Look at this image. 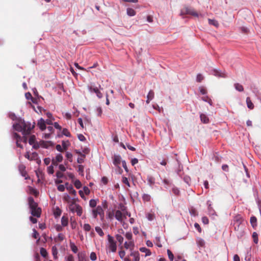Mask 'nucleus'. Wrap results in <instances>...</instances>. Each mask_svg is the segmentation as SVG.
Returning a JSON list of instances; mask_svg holds the SVG:
<instances>
[{"instance_id":"nucleus-61","label":"nucleus","mask_w":261,"mask_h":261,"mask_svg":"<svg viewBox=\"0 0 261 261\" xmlns=\"http://www.w3.org/2000/svg\"><path fill=\"white\" fill-rule=\"evenodd\" d=\"M194 227L199 232H201V228L199 224H198L197 223H195L194 224Z\"/></svg>"},{"instance_id":"nucleus-34","label":"nucleus","mask_w":261,"mask_h":261,"mask_svg":"<svg viewBox=\"0 0 261 261\" xmlns=\"http://www.w3.org/2000/svg\"><path fill=\"white\" fill-rule=\"evenodd\" d=\"M70 246L71 248V250L74 253H76L78 251L77 247L75 245V244L73 243H70Z\"/></svg>"},{"instance_id":"nucleus-54","label":"nucleus","mask_w":261,"mask_h":261,"mask_svg":"<svg viewBox=\"0 0 261 261\" xmlns=\"http://www.w3.org/2000/svg\"><path fill=\"white\" fill-rule=\"evenodd\" d=\"M122 181L123 184L126 185L129 187H130V184L127 177H123Z\"/></svg>"},{"instance_id":"nucleus-50","label":"nucleus","mask_w":261,"mask_h":261,"mask_svg":"<svg viewBox=\"0 0 261 261\" xmlns=\"http://www.w3.org/2000/svg\"><path fill=\"white\" fill-rule=\"evenodd\" d=\"M66 157L69 160L70 162H72V154L71 153L67 152L66 153Z\"/></svg>"},{"instance_id":"nucleus-32","label":"nucleus","mask_w":261,"mask_h":261,"mask_svg":"<svg viewBox=\"0 0 261 261\" xmlns=\"http://www.w3.org/2000/svg\"><path fill=\"white\" fill-rule=\"evenodd\" d=\"M88 89L91 92L97 93L99 90L98 88L96 87H93L92 86H88Z\"/></svg>"},{"instance_id":"nucleus-51","label":"nucleus","mask_w":261,"mask_h":261,"mask_svg":"<svg viewBox=\"0 0 261 261\" xmlns=\"http://www.w3.org/2000/svg\"><path fill=\"white\" fill-rule=\"evenodd\" d=\"M74 186L78 189L81 188L82 187V184L81 181L79 180H76L74 182Z\"/></svg>"},{"instance_id":"nucleus-1","label":"nucleus","mask_w":261,"mask_h":261,"mask_svg":"<svg viewBox=\"0 0 261 261\" xmlns=\"http://www.w3.org/2000/svg\"><path fill=\"white\" fill-rule=\"evenodd\" d=\"M35 123L32 124L30 122H25L24 120L20 119L17 122L13 124L14 129L18 132H21L24 136L29 135L31 133L32 129L35 127ZM24 143H27V137L23 136L22 140Z\"/></svg>"},{"instance_id":"nucleus-64","label":"nucleus","mask_w":261,"mask_h":261,"mask_svg":"<svg viewBox=\"0 0 261 261\" xmlns=\"http://www.w3.org/2000/svg\"><path fill=\"white\" fill-rule=\"evenodd\" d=\"M73 260H74V257L72 255H69L66 258V261H73Z\"/></svg>"},{"instance_id":"nucleus-63","label":"nucleus","mask_w":261,"mask_h":261,"mask_svg":"<svg viewBox=\"0 0 261 261\" xmlns=\"http://www.w3.org/2000/svg\"><path fill=\"white\" fill-rule=\"evenodd\" d=\"M59 168L61 172H64L66 171V168L64 165L61 164L59 166Z\"/></svg>"},{"instance_id":"nucleus-9","label":"nucleus","mask_w":261,"mask_h":261,"mask_svg":"<svg viewBox=\"0 0 261 261\" xmlns=\"http://www.w3.org/2000/svg\"><path fill=\"white\" fill-rule=\"evenodd\" d=\"M115 218L119 222H122L124 219H126L125 214H123L120 210H117L115 213Z\"/></svg>"},{"instance_id":"nucleus-53","label":"nucleus","mask_w":261,"mask_h":261,"mask_svg":"<svg viewBox=\"0 0 261 261\" xmlns=\"http://www.w3.org/2000/svg\"><path fill=\"white\" fill-rule=\"evenodd\" d=\"M203 79L204 77L201 74L199 73L197 75L196 81L197 82H201L203 80Z\"/></svg>"},{"instance_id":"nucleus-33","label":"nucleus","mask_w":261,"mask_h":261,"mask_svg":"<svg viewBox=\"0 0 261 261\" xmlns=\"http://www.w3.org/2000/svg\"><path fill=\"white\" fill-rule=\"evenodd\" d=\"M54 165H51L47 167V171L49 174H53L54 173Z\"/></svg>"},{"instance_id":"nucleus-15","label":"nucleus","mask_w":261,"mask_h":261,"mask_svg":"<svg viewBox=\"0 0 261 261\" xmlns=\"http://www.w3.org/2000/svg\"><path fill=\"white\" fill-rule=\"evenodd\" d=\"M41 209L39 207H37L34 210L31 211V214L35 217L39 218L41 216Z\"/></svg>"},{"instance_id":"nucleus-23","label":"nucleus","mask_w":261,"mask_h":261,"mask_svg":"<svg viewBox=\"0 0 261 261\" xmlns=\"http://www.w3.org/2000/svg\"><path fill=\"white\" fill-rule=\"evenodd\" d=\"M139 250L141 252L145 253V256H149L151 254L150 250L145 247H141Z\"/></svg>"},{"instance_id":"nucleus-38","label":"nucleus","mask_w":261,"mask_h":261,"mask_svg":"<svg viewBox=\"0 0 261 261\" xmlns=\"http://www.w3.org/2000/svg\"><path fill=\"white\" fill-rule=\"evenodd\" d=\"M256 218L255 217H251L250 218V223L252 226L254 227L256 226Z\"/></svg>"},{"instance_id":"nucleus-41","label":"nucleus","mask_w":261,"mask_h":261,"mask_svg":"<svg viewBox=\"0 0 261 261\" xmlns=\"http://www.w3.org/2000/svg\"><path fill=\"white\" fill-rule=\"evenodd\" d=\"M199 90L200 93L203 95H205L207 93L206 89L203 86L199 87Z\"/></svg>"},{"instance_id":"nucleus-57","label":"nucleus","mask_w":261,"mask_h":261,"mask_svg":"<svg viewBox=\"0 0 261 261\" xmlns=\"http://www.w3.org/2000/svg\"><path fill=\"white\" fill-rule=\"evenodd\" d=\"M39 237V233L36 231L35 229H33V237L35 239H37Z\"/></svg>"},{"instance_id":"nucleus-39","label":"nucleus","mask_w":261,"mask_h":261,"mask_svg":"<svg viewBox=\"0 0 261 261\" xmlns=\"http://www.w3.org/2000/svg\"><path fill=\"white\" fill-rule=\"evenodd\" d=\"M62 213L61 210L59 208H57L54 212V215L56 218L59 217Z\"/></svg>"},{"instance_id":"nucleus-47","label":"nucleus","mask_w":261,"mask_h":261,"mask_svg":"<svg viewBox=\"0 0 261 261\" xmlns=\"http://www.w3.org/2000/svg\"><path fill=\"white\" fill-rule=\"evenodd\" d=\"M190 213L191 215L194 216H196L198 215V213H197L196 210L194 208H192L190 210Z\"/></svg>"},{"instance_id":"nucleus-13","label":"nucleus","mask_w":261,"mask_h":261,"mask_svg":"<svg viewBox=\"0 0 261 261\" xmlns=\"http://www.w3.org/2000/svg\"><path fill=\"white\" fill-rule=\"evenodd\" d=\"M113 162L114 165L115 166L120 168L119 165L121 162V158L120 155L115 154L113 158Z\"/></svg>"},{"instance_id":"nucleus-5","label":"nucleus","mask_w":261,"mask_h":261,"mask_svg":"<svg viewBox=\"0 0 261 261\" xmlns=\"http://www.w3.org/2000/svg\"><path fill=\"white\" fill-rule=\"evenodd\" d=\"M210 74L218 77L225 78L227 77V74L224 71H222L216 69H213L210 71Z\"/></svg>"},{"instance_id":"nucleus-4","label":"nucleus","mask_w":261,"mask_h":261,"mask_svg":"<svg viewBox=\"0 0 261 261\" xmlns=\"http://www.w3.org/2000/svg\"><path fill=\"white\" fill-rule=\"evenodd\" d=\"M69 208L72 213H76L77 215L81 216L83 213V208L81 206L72 202L69 206Z\"/></svg>"},{"instance_id":"nucleus-14","label":"nucleus","mask_w":261,"mask_h":261,"mask_svg":"<svg viewBox=\"0 0 261 261\" xmlns=\"http://www.w3.org/2000/svg\"><path fill=\"white\" fill-rule=\"evenodd\" d=\"M37 126L41 130H44L46 128V124L44 120L42 118L40 119L37 122Z\"/></svg>"},{"instance_id":"nucleus-18","label":"nucleus","mask_w":261,"mask_h":261,"mask_svg":"<svg viewBox=\"0 0 261 261\" xmlns=\"http://www.w3.org/2000/svg\"><path fill=\"white\" fill-rule=\"evenodd\" d=\"M61 224L62 226H67L68 224V218L67 216L63 215L61 218Z\"/></svg>"},{"instance_id":"nucleus-55","label":"nucleus","mask_w":261,"mask_h":261,"mask_svg":"<svg viewBox=\"0 0 261 261\" xmlns=\"http://www.w3.org/2000/svg\"><path fill=\"white\" fill-rule=\"evenodd\" d=\"M90 258L93 261L95 260L97 258L96 253L94 252H91L90 255Z\"/></svg>"},{"instance_id":"nucleus-25","label":"nucleus","mask_w":261,"mask_h":261,"mask_svg":"<svg viewBox=\"0 0 261 261\" xmlns=\"http://www.w3.org/2000/svg\"><path fill=\"white\" fill-rule=\"evenodd\" d=\"M200 119L201 121L204 123H207L209 122L208 118L204 114H201L200 115Z\"/></svg>"},{"instance_id":"nucleus-36","label":"nucleus","mask_w":261,"mask_h":261,"mask_svg":"<svg viewBox=\"0 0 261 261\" xmlns=\"http://www.w3.org/2000/svg\"><path fill=\"white\" fill-rule=\"evenodd\" d=\"M252 238L253 239V242L255 244L258 243V234L256 232H254L252 233Z\"/></svg>"},{"instance_id":"nucleus-12","label":"nucleus","mask_w":261,"mask_h":261,"mask_svg":"<svg viewBox=\"0 0 261 261\" xmlns=\"http://www.w3.org/2000/svg\"><path fill=\"white\" fill-rule=\"evenodd\" d=\"M13 138L16 140V145L18 147H20L22 148V145L19 143L21 141L22 138L19 135H18L16 133H14L13 134Z\"/></svg>"},{"instance_id":"nucleus-11","label":"nucleus","mask_w":261,"mask_h":261,"mask_svg":"<svg viewBox=\"0 0 261 261\" xmlns=\"http://www.w3.org/2000/svg\"><path fill=\"white\" fill-rule=\"evenodd\" d=\"M29 206L31 211L35 210V208L38 207V204L36 202H35L33 197H30L28 199Z\"/></svg>"},{"instance_id":"nucleus-62","label":"nucleus","mask_w":261,"mask_h":261,"mask_svg":"<svg viewBox=\"0 0 261 261\" xmlns=\"http://www.w3.org/2000/svg\"><path fill=\"white\" fill-rule=\"evenodd\" d=\"M77 225V223L75 221H71V227L72 229H74L76 228Z\"/></svg>"},{"instance_id":"nucleus-22","label":"nucleus","mask_w":261,"mask_h":261,"mask_svg":"<svg viewBox=\"0 0 261 261\" xmlns=\"http://www.w3.org/2000/svg\"><path fill=\"white\" fill-rule=\"evenodd\" d=\"M154 97V92L152 90H150L149 93H148V95L147 96V100H146V103H149L150 101L152 100V99Z\"/></svg>"},{"instance_id":"nucleus-37","label":"nucleus","mask_w":261,"mask_h":261,"mask_svg":"<svg viewBox=\"0 0 261 261\" xmlns=\"http://www.w3.org/2000/svg\"><path fill=\"white\" fill-rule=\"evenodd\" d=\"M40 254L44 257H46L47 256V254H48V253L47 252V251L44 248H41V249H40Z\"/></svg>"},{"instance_id":"nucleus-6","label":"nucleus","mask_w":261,"mask_h":261,"mask_svg":"<svg viewBox=\"0 0 261 261\" xmlns=\"http://www.w3.org/2000/svg\"><path fill=\"white\" fill-rule=\"evenodd\" d=\"M108 240L109 243V248L112 252H115L117 249V246L113 238L110 234L108 235Z\"/></svg>"},{"instance_id":"nucleus-31","label":"nucleus","mask_w":261,"mask_h":261,"mask_svg":"<svg viewBox=\"0 0 261 261\" xmlns=\"http://www.w3.org/2000/svg\"><path fill=\"white\" fill-rule=\"evenodd\" d=\"M154 243L159 247H162V244L161 243L160 238V237H156L155 238V240H154Z\"/></svg>"},{"instance_id":"nucleus-3","label":"nucleus","mask_w":261,"mask_h":261,"mask_svg":"<svg viewBox=\"0 0 261 261\" xmlns=\"http://www.w3.org/2000/svg\"><path fill=\"white\" fill-rule=\"evenodd\" d=\"M92 215L94 218L96 219L97 216L99 215L101 220H103L105 217V212L101 206L98 205L96 207L92 209Z\"/></svg>"},{"instance_id":"nucleus-16","label":"nucleus","mask_w":261,"mask_h":261,"mask_svg":"<svg viewBox=\"0 0 261 261\" xmlns=\"http://www.w3.org/2000/svg\"><path fill=\"white\" fill-rule=\"evenodd\" d=\"M125 248L126 249H129L131 250L134 249V243L133 241H129L128 242H125L124 244Z\"/></svg>"},{"instance_id":"nucleus-21","label":"nucleus","mask_w":261,"mask_h":261,"mask_svg":"<svg viewBox=\"0 0 261 261\" xmlns=\"http://www.w3.org/2000/svg\"><path fill=\"white\" fill-rule=\"evenodd\" d=\"M99 202V200L97 199H91L89 201V206L93 208L96 207L97 202Z\"/></svg>"},{"instance_id":"nucleus-44","label":"nucleus","mask_w":261,"mask_h":261,"mask_svg":"<svg viewBox=\"0 0 261 261\" xmlns=\"http://www.w3.org/2000/svg\"><path fill=\"white\" fill-rule=\"evenodd\" d=\"M62 134L66 137H70L71 135L70 132L67 128H63L62 130Z\"/></svg>"},{"instance_id":"nucleus-45","label":"nucleus","mask_w":261,"mask_h":261,"mask_svg":"<svg viewBox=\"0 0 261 261\" xmlns=\"http://www.w3.org/2000/svg\"><path fill=\"white\" fill-rule=\"evenodd\" d=\"M125 237L129 241H133L132 240L133 235H132V232H126L125 234Z\"/></svg>"},{"instance_id":"nucleus-27","label":"nucleus","mask_w":261,"mask_h":261,"mask_svg":"<svg viewBox=\"0 0 261 261\" xmlns=\"http://www.w3.org/2000/svg\"><path fill=\"white\" fill-rule=\"evenodd\" d=\"M66 189L67 190L69 191V193L74 195L75 196L76 194V191L73 189L72 185L69 186L68 187H66Z\"/></svg>"},{"instance_id":"nucleus-19","label":"nucleus","mask_w":261,"mask_h":261,"mask_svg":"<svg viewBox=\"0 0 261 261\" xmlns=\"http://www.w3.org/2000/svg\"><path fill=\"white\" fill-rule=\"evenodd\" d=\"M246 103L248 109L252 110L254 108V105L252 102L251 100L249 97L246 98Z\"/></svg>"},{"instance_id":"nucleus-48","label":"nucleus","mask_w":261,"mask_h":261,"mask_svg":"<svg viewBox=\"0 0 261 261\" xmlns=\"http://www.w3.org/2000/svg\"><path fill=\"white\" fill-rule=\"evenodd\" d=\"M101 207L102 208L106 209L108 207V203L107 200H104L101 201Z\"/></svg>"},{"instance_id":"nucleus-52","label":"nucleus","mask_w":261,"mask_h":261,"mask_svg":"<svg viewBox=\"0 0 261 261\" xmlns=\"http://www.w3.org/2000/svg\"><path fill=\"white\" fill-rule=\"evenodd\" d=\"M143 200L145 201H149L150 200V195L144 194L142 196Z\"/></svg>"},{"instance_id":"nucleus-2","label":"nucleus","mask_w":261,"mask_h":261,"mask_svg":"<svg viewBox=\"0 0 261 261\" xmlns=\"http://www.w3.org/2000/svg\"><path fill=\"white\" fill-rule=\"evenodd\" d=\"M243 221V218L241 215L238 214L233 217L232 224L236 231L241 230Z\"/></svg>"},{"instance_id":"nucleus-29","label":"nucleus","mask_w":261,"mask_h":261,"mask_svg":"<svg viewBox=\"0 0 261 261\" xmlns=\"http://www.w3.org/2000/svg\"><path fill=\"white\" fill-rule=\"evenodd\" d=\"M95 231L98 233V234L100 237H103L104 236V232L102 229L99 226H96L95 228Z\"/></svg>"},{"instance_id":"nucleus-24","label":"nucleus","mask_w":261,"mask_h":261,"mask_svg":"<svg viewBox=\"0 0 261 261\" xmlns=\"http://www.w3.org/2000/svg\"><path fill=\"white\" fill-rule=\"evenodd\" d=\"M127 14L129 16H135L136 14V11L132 8H128L126 10Z\"/></svg>"},{"instance_id":"nucleus-56","label":"nucleus","mask_w":261,"mask_h":261,"mask_svg":"<svg viewBox=\"0 0 261 261\" xmlns=\"http://www.w3.org/2000/svg\"><path fill=\"white\" fill-rule=\"evenodd\" d=\"M56 175L58 178H62L64 177V174L59 171L56 172Z\"/></svg>"},{"instance_id":"nucleus-35","label":"nucleus","mask_w":261,"mask_h":261,"mask_svg":"<svg viewBox=\"0 0 261 261\" xmlns=\"http://www.w3.org/2000/svg\"><path fill=\"white\" fill-rule=\"evenodd\" d=\"M36 142V137L35 135H32L31 136L29 140V144L32 145L34 144V143Z\"/></svg>"},{"instance_id":"nucleus-42","label":"nucleus","mask_w":261,"mask_h":261,"mask_svg":"<svg viewBox=\"0 0 261 261\" xmlns=\"http://www.w3.org/2000/svg\"><path fill=\"white\" fill-rule=\"evenodd\" d=\"M167 254L168 255V257L170 261H173L174 259V255L172 252L169 249L167 250Z\"/></svg>"},{"instance_id":"nucleus-10","label":"nucleus","mask_w":261,"mask_h":261,"mask_svg":"<svg viewBox=\"0 0 261 261\" xmlns=\"http://www.w3.org/2000/svg\"><path fill=\"white\" fill-rule=\"evenodd\" d=\"M63 160V156L61 154H58L55 158H53L51 160V164L54 166H58V163H60Z\"/></svg>"},{"instance_id":"nucleus-26","label":"nucleus","mask_w":261,"mask_h":261,"mask_svg":"<svg viewBox=\"0 0 261 261\" xmlns=\"http://www.w3.org/2000/svg\"><path fill=\"white\" fill-rule=\"evenodd\" d=\"M234 87L236 90L239 92H243L244 91L243 86L239 83H236L234 84Z\"/></svg>"},{"instance_id":"nucleus-49","label":"nucleus","mask_w":261,"mask_h":261,"mask_svg":"<svg viewBox=\"0 0 261 261\" xmlns=\"http://www.w3.org/2000/svg\"><path fill=\"white\" fill-rule=\"evenodd\" d=\"M114 213L113 211H109L108 212L107 217L109 219L112 220L114 218Z\"/></svg>"},{"instance_id":"nucleus-59","label":"nucleus","mask_w":261,"mask_h":261,"mask_svg":"<svg viewBox=\"0 0 261 261\" xmlns=\"http://www.w3.org/2000/svg\"><path fill=\"white\" fill-rule=\"evenodd\" d=\"M57 239L60 241H62L64 239V236L62 233H59L57 238H56L55 240L56 241Z\"/></svg>"},{"instance_id":"nucleus-20","label":"nucleus","mask_w":261,"mask_h":261,"mask_svg":"<svg viewBox=\"0 0 261 261\" xmlns=\"http://www.w3.org/2000/svg\"><path fill=\"white\" fill-rule=\"evenodd\" d=\"M25 167L23 165H20L19 166V170L22 176L25 177L27 173L25 171Z\"/></svg>"},{"instance_id":"nucleus-46","label":"nucleus","mask_w":261,"mask_h":261,"mask_svg":"<svg viewBox=\"0 0 261 261\" xmlns=\"http://www.w3.org/2000/svg\"><path fill=\"white\" fill-rule=\"evenodd\" d=\"M147 180L150 186L153 185L155 182L154 178L152 177H148Z\"/></svg>"},{"instance_id":"nucleus-17","label":"nucleus","mask_w":261,"mask_h":261,"mask_svg":"<svg viewBox=\"0 0 261 261\" xmlns=\"http://www.w3.org/2000/svg\"><path fill=\"white\" fill-rule=\"evenodd\" d=\"M130 256L133 257L132 261H140V254L138 251L132 252L130 254Z\"/></svg>"},{"instance_id":"nucleus-8","label":"nucleus","mask_w":261,"mask_h":261,"mask_svg":"<svg viewBox=\"0 0 261 261\" xmlns=\"http://www.w3.org/2000/svg\"><path fill=\"white\" fill-rule=\"evenodd\" d=\"M164 184H167L171 187L172 193L173 194H174L175 195H179V193H180L179 190H178V189L177 187H175L174 185H172L170 181H169L166 179H164Z\"/></svg>"},{"instance_id":"nucleus-60","label":"nucleus","mask_w":261,"mask_h":261,"mask_svg":"<svg viewBox=\"0 0 261 261\" xmlns=\"http://www.w3.org/2000/svg\"><path fill=\"white\" fill-rule=\"evenodd\" d=\"M65 186L63 185H59L57 189L59 191L63 192L65 190Z\"/></svg>"},{"instance_id":"nucleus-7","label":"nucleus","mask_w":261,"mask_h":261,"mask_svg":"<svg viewBox=\"0 0 261 261\" xmlns=\"http://www.w3.org/2000/svg\"><path fill=\"white\" fill-rule=\"evenodd\" d=\"M181 14H190L195 17L199 16V14H198V13L197 12H196L194 9L190 8H188V7H186V8H184L183 10H182Z\"/></svg>"},{"instance_id":"nucleus-43","label":"nucleus","mask_w":261,"mask_h":261,"mask_svg":"<svg viewBox=\"0 0 261 261\" xmlns=\"http://www.w3.org/2000/svg\"><path fill=\"white\" fill-rule=\"evenodd\" d=\"M116 238L117 239V240L118 241V242L120 244H121L122 243H123V238L122 236H121L120 234H117L116 236Z\"/></svg>"},{"instance_id":"nucleus-58","label":"nucleus","mask_w":261,"mask_h":261,"mask_svg":"<svg viewBox=\"0 0 261 261\" xmlns=\"http://www.w3.org/2000/svg\"><path fill=\"white\" fill-rule=\"evenodd\" d=\"M202 221L204 224H207L209 223L208 219L206 217H203L202 218Z\"/></svg>"},{"instance_id":"nucleus-30","label":"nucleus","mask_w":261,"mask_h":261,"mask_svg":"<svg viewBox=\"0 0 261 261\" xmlns=\"http://www.w3.org/2000/svg\"><path fill=\"white\" fill-rule=\"evenodd\" d=\"M52 253L55 259L57 258L58 250L55 246L51 248Z\"/></svg>"},{"instance_id":"nucleus-40","label":"nucleus","mask_w":261,"mask_h":261,"mask_svg":"<svg viewBox=\"0 0 261 261\" xmlns=\"http://www.w3.org/2000/svg\"><path fill=\"white\" fill-rule=\"evenodd\" d=\"M83 229L86 231H89L91 229V227L90 224L86 223L84 224Z\"/></svg>"},{"instance_id":"nucleus-28","label":"nucleus","mask_w":261,"mask_h":261,"mask_svg":"<svg viewBox=\"0 0 261 261\" xmlns=\"http://www.w3.org/2000/svg\"><path fill=\"white\" fill-rule=\"evenodd\" d=\"M208 21L210 25H213L216 27H218L219 26L218 22L215 19H208Z\"/></svg>"}]
</instances>
